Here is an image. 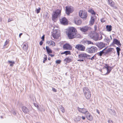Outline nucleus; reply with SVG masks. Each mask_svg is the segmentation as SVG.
Segmentation results:
<instances>
[{
    "label": "nucleus",
    "instance_id": "55",
    "mask_svg": "<svg viewBox=\"0 0 123 123\" xmlns=\"http://www.w3.org/2000/svg\"><path fill=\"white\" fill-rule=\"evenodd\" d=\"M101 22H105L104 20V21L103 20V21H102V20H101Z\"/></svg>",
    "mask_w": 123,
    "mask_h": 123
},
{
    "label": "nucleus",
    "instance_id": "59",
    "mask_svg": "<svg viewBox=\"0 0 123 123\" xmlns=\"http://www.w3.org/2000/svg\"><path fill=\"white\" fill-rule=\"evenodd\" d=\"M90 57H91V56H90V57H88V58H91Z\"/></svg>",
    "mask_w": 123,
    "mask_h": 123
},
{
    "label": "nucleus",
    "instance_id": "54",
    "mask_svg": "<svg viewBox=\"0 0 123 123\" xmlns=\"http://www.w3.org/2000/svg\"><path fill=\"white\" fill-rule=\"evenodd\" d=\"M48 59L49 60H50L51 59V58L50 57H48Z\"/></svg>",
    "mask_w": 123,
    "mask_h": 123
},
{
    "label": "nucleus",
    "instance_id": "45",
    "mask_svg": "<svg viewBox=\"0 0 123 123\" xmlns=\"http://www.w3.org/2000/svg\"><path fill=\"white\" fill-rule=\"evenodd\" d=\"M108 122L109 123H112V121L111 120H109Z\"/></svg>",
    "mask_w": 123,
    "mask_h": 123
},
{
    "label": "nucleus",
    "instance_id": "23",
    "mask_svg": "<svg viewBox=\"0 0 123 123\" xmlns=\"http://www.w3.org/2000/svg\"><path fill=\"white\" fill-rule=\"evenodd\" d=\"M28 45L27 44H24L23 46V49L25 51H26L28 49Z\"/></svg>",
    "mask_w": 123,
    "mask_h": 123
},
{
    "label": "nucleus",
    "instance_id": "60",
    "mask_svg": "<svg viewBox=\"0 0 123 123\" xmlns=\"http://www.w3.org/2000/svg\"><path fill=\"white\" fill-rule=\"evenodd\" d=\"M80 118H81V117H80Z\"/></svg>",
    "mask_w": 123,
    "mask_h": 123
},
{
    "label": "nucleus",
    "instance_id": "8",
    "mask_svg": "<svg viewBox=\"0 0 123 123\" xmlns=\"http://www.w3.org/2000/svg\"><path fill=\"white\" fill-rule=\"evenodd\" d=\"M60 21L61 24L64 25H66L68 24V20L65 17L62 18H61L60 19Z\"/></svg>",
    "mask_w": 123,
    "mask_h": 123
},
{
    "label": "nucleus",
    "instance_id": "5",
    "mask_svg": "<svg viewBox=\"0 0 123 123\" xmlns=\"http://www.w3.org/2000/svg\"><path fill=\"white\" fill-rule=\"evenodd\" d=\"M97 49V48L96 47L93 46L87 48L86 49V51L89 53H93L96 52Z\"/></svg>",
    "mask_w": 123,
    "mask_h": 123
},
{
    "label": "nucleus",
    "instance_id": "57",
    "mask_svg": "<svg viewBox=\"0 0 123 123\" xmlns=\"http://www.w3.org/2000/svg\"><path fill=\"white\" fill-rule=\"evenodd\" d=\"M113 111V113H115V111Z\"/></svg>",
    "mask_w": 123,
    "mask_h": 123
},
{
    "label": "nucleus",
    "instance_id": "16",
    "mask_svg": "<svg viewBox=\"0 0 123 123\" xmlns=\"http://www.w3.org/2000/svg\"><path fill=\"white\" fill-rule=\"evenodd\" d=\"M91 29V28L90 27H88L87 26L83 27L82 28H80V30L82 31L85 32L87 31L88 30H89Z\"/></svg>",
    "mask_w": 123,
    "mask_h": 123
},
{
    "label": "nucleus",
    "instance_id": "7",
    "mask_svg": "<svg viewBox=\"0 0 123 123\" xmlns=\"http://www.w3.org/2000/svg\"><path fill=\"white\" fill-rule=\"evenodd\" d=\"M75 48L79 50L83 51L85 50V47L82 44H78L76 45Z\"/></svg>",
    "mask_w": 123,
    "mask_h": 123
},
{
    "label": "nucleus",
    "instance_id": "43",
    "mask_svg": "<svg viewBox=\"0 0 123 123\" xmlns=\"http://www.w3.org/2000/svg\"><path fill=\"white\" fill-rule=\"evenodd\" d=\"M52 90L55 92H56V89L54 88H52Z\"/></svg>",
    "mask_w": 123,
    "mask_h": 123
},
{
    "label": "nucleus",
    "instance_id": "18",
    "mask_svg": "<svg viewBox=\"0 0 123 123\" xmlns=\"http://www.w3.org/2000/svg\"><path fill=\"white\" fill-rule=\"evenodd\" d=\"M52 35L54 38H57L59 36L58 32L56 31H53Z\"/></svg>",
    "mask_w": 123,
    "mask_h": 123
},
{
    "label": "nucleus",
    "instance_id": "11",
    "mask_svg": "<svg viewBox=\"0 0 123 123\" xmlns=\"http://www.w3.org/2000/svg\"><path fill=\"white\" fill-rule=\"evenodd\" d=\"M74 22L75 24L78 25H80L82 22V21L78 17H76L74 18Z\"/></svg>",
    "mask_w": 123,
    "mask_h": 123
},
{
    "label": "nucleus",
    "instance_id": "28",
    "mask_svg": "<svg viewBox=\"0 0 123 123\" xmlns=\"http://www.w3.org/2000/svg\"><path fill=\"white\" fill-rule=\"evenodd\" d=\"M65 54L66 55L68 54H70V52L69 51H65L61 53V54Z\"/></svg>",
    "mask_w": 123,
    "mask_h": 123
},
{
    "label": "nucleus",
    "instance_id": "53",
    "mask_svg": "<svg viewBox=\"0 0 123 123\" xmlns=\"http://www.w3.org/2000/svg\"><path fill=\"white\" fill-rule=\"evenodd\" d=\"M13 114L14 115H15L16 114V113L15 112H13Z\"/></svg>",
    "mask_w": 123,
    "mask_h": 123
},
{
    "label": "nucleus",
    "instance_id": "56",
    "mask_svg": "<svg viewBox=\"0 0 123 123\" xmlns=\"http://www.w3.org/2000/svg\"><path fill=\"white\" fill-rule=\"evenodd\" d=\"M45 60H43V63H45Z\"/></svg>",
    "mask_w": 123,
    "mask_h": 123
},
{
    "label": "nucleus",
    "instance_id": "38",
    "mask_svg": "<svg viewBox=\"0 0 123 123\" xmlns=\"http://www.w3.org/2000/svg\"><path fill=\"white\" fill-rule=\"evenodd\" d=\"M102 36L100 35H98V40H99L101 39H102Z\"/></svg>",
    "mask_w": 123,
    "mask_h": 123
},
{
    "label": "nucleus",
    "instance_id": "34",
    "mask_svg": "<svg viewBox=\"0 0 123 123\" xmlns=\"http://www.w3.org/2000/svg\"><path fill=\"white\" fill-rule=\"evenodd\" d=\"M48 13L47 12H44L43 15V17L44 18H46L47 17H48Z\"/></svg>",
    "mask_w": 123,
    "mask_h": 123
},
{
    "label": "nucleus",
    "instance_id": "47",
    "mask_svg": "<svg viewBox=\"0 0 123 123\" xmlns=\"http://www.w3.org/2000/svg\"><path fill=\"white\" fill-rule=\"evenodd\" d=\"M39 44L40 45H42L43 44V42L42 41H41L40 42Z\"/></svg>",
    "mask_w": 123,
    "mask_h": 123
},
{
    "label": "nucleus",
    "instance_id": "29",
    "mask_svg": "<svg viewBox=\"0 0 123 123\" xmlns=\"http://www.w3.org/2000/svg\"><path fill=\"white\" fill-rule=\"evenodd\" d=\"M105 49H104L102 51H100L98 53V55L100 56H101L103 54L105 53L104 52Z\"/></svg>",
    "mask_w": 123,
    "mask_h": 123
},
{
    "label": "nucleus",
    "instance_id": "1",
    "mask_svg": "<svg viewBox=\"0 0 123 123\" xmlns=\"http://www.w3.org/2000/svg\"><path fill=\"white\" fill-rule=\"evenodd\" d=\"M67 35L69 38L72 39L75 38H80L81 36L77 33L76 29L73 27H70L67 30Z\"/></svg>",
    "mask_w": 123,
    "mask_h": 123
},
{
    "label": "nucleus",
    "instance_id": "17",
    "mask_svg": "<svg viewBox=\"0 0 123 123\" xmlns=\"http://www.w3.org/2000/svg\"><path fill=\"white\" fill-rule=\"evenodd\" d=\"M113 43L117 44L118 46H121V44L120 43V41L116 39H114L113 42Z\"/></svg>",
    "mask_w": 123,
    "mask_h": 123
},
{
    "label": "nucleus",
    "instance_id": "24",
    "mask_svg": "<svg viewBox=\"0 0 123 123\" xmlns=\"http://www.w3.org/2000/svg\"><path fill=\"white\" fill-rule=\"evenodd\" d=\"M47 43L49 45L52 46H54L55 45L54 42L52 41H48Z\"/></svg>",
    "mask_w": 123,
    "mask_h": 123
},
{
    "label": "nucleus",
    "instance_id": "44",
    "mask_svg": "<svg viewBox=\"0 0 123 123\" xmlns=\"http://www.w3.org/2000/svg\"><path fill=\"white\" fill-rule=\"evenodd\" d=\"M84 60V59H80L78 60V61H83Z\"/></svg>",
    "mask_w": 123,
    "mask_h": 123
},
{
    "label": "nucleus",
    "instance_id": "49",
    "mask_svg": "<svg viewBox=\"0 0 123 123\" xmlns=\"http://www.w3.org/2000/svg\"><path fill=\"white\" fill-rule=\"evenodd\" d=\"M96 111H97V113H98V114H99V111L97 109H96Z\"/></svg>",
    "mask_w": 123,
    "mask_h": 123
},
{
    "label": "nucleus",
    "instance_id": "39",
    "mask_svg": "<svg viewBox=\"0 0 123 123\" xmlns=\"http://www.w3.org/2000/svg\"><path fill=\"white\" fill-rule=\"evenodd\" d=\"M90 12L92 14L94 15L95 14V12L94 11L92 10H91L90 11Z\"/></svg>",
    "mask_w": 123,
    "mask_h": 123
},
{
    "label": "nucleus",
    "instance_id": "37",
    "mask_svg": "<svg viewBox=\"0 0 123 123\" xmlns=\"http://www.w3.org/2000/svg\"><path fill=\"white\" fill-rule=\"evenodd\" d=\"M41 10V8L40 7H39L38 9L36 8V11L37 13H39L40 12V11Z\"/></svg>",
    "mask_w": 123,
    "mask_h": 123
},
{
    "label": "nucleus",
    "instance_id": "26",
    "mask_svg": "<svg viewBox=\"0 0 123 123\" xmlns=\"http://www.w3.org/2000/svg\"><path fill=\"white\" fill-rule=\"evenodd\" d=\"M106 28L107 29V31L109 32L111 31L112 30V26L111 25H107L106 26Z\"/></svg>",
    "mask_w": 123,
    "mask_h": 123
},
{
    "label": "nucleus",
    "instance_id": "27",
    "mask_svg": "<svg viewBox=\"0 0 123 123\" xmlns=\"http://www.w3.org/2000/svg\"><path fill=\"white\" fill-rule=\"evenodd\" d=\"M46 48L47 52L48 54L49 53H52V51L49 47L46 46Z\"/></svg>",
    "mask_w": 123,
    "mask_h": 123
},
{
    "label": "nucleus",
    "instance_id": "40",
    "mask_svg": "<svg viewBox=\"0 0 123 123\" xmlns=\"http://www.w3.org/2000/svg\"><path fill=\"white\" fill-rule=\"evenodd\" d=\"M95 57V55H94L91 58H88L87 57V58H88V59H91V60H93L94 59Z\"/></svg>",
    "mask_w": 123,
    "mask_h": 123
},
{
    "label": "nucleus",
    "instance_id": "25",
    "mask_svg": "<svg viewBox=\"0 0 123 123\" xmlns=\"http://www.w3.org/2000/svg\"><path fill=\"white\" fill-rule=\"evenodd\" d=\"M104 49H105L104 51L105 53L107 54L108 53L112 51V49L111 48H109L106 49V48H105Z\"/></svg>",
    "mask_w": 123,
    "mask_h": 123
},
{
    "label": "nucleus",
    "instance_id": "10",
    "mask_svg": "<svg viewBox=\"0 0 123 123\" xmlns=\"http://www.w3.org/2000/svg\"><path fill=\"white\" fill-rule=\"evenodd\" d=\"M90 55L86 54V53H83L79 55V57L80 59H83L84 60L86 58H87L88 57H90Z\"/></svg>",
    "mask_w": 123,
    "mask_h": 123
},
{
    "label": "nucleus",
    "instance_id": "2",
    "mask_svg": "<svg viewBox=\"0 0 123 123\" xmlns=\"http://www.w3.org/2000/svg\"><path fill=\"white\" fill-rule=\"evenodd\" d=\"M83 91L86 98L87 99H90L91 93L89 89L87 87H84L83 88Z\"/></svg>",
    "mask_w": 123,
    "mask_h": 123
},
{
    "label": "nucleus",
    "instance_id": "41",
    "mask_svg": "<svg viewBox=\"0 0 123 123\" xmlns=\"http://www.w3.org/2000/svg\"><path fill=\"white\" fill-rule=\"evenodd\" d=\"M44 60L45 61L47 60V56L45 54H44Z\"/></svg>",
    "mask_w": 123,
    "mask_h": 123
},
{
    "label": "nucleus",
    "instance_id": "58",
    "mask_svg": "<svg viewBox=\"0 0 123 123\" xmlns=\"http://www.w3.org/2000/svg\"><path fill=\"white\" fill-rule=\"evenodd\" d=\"M94 28L95 29H96V26H95L94 27Z\"/></svg>",
    "mask_w": 123,
    "mask_h": 123
},
{
    "label": "nucleus",
    "instance_id": "4",
    "mask_svg": "<svg viewBox=\"0 0 123 123\" xmlns=\"http://www.w3.org/2000/svg\"><path fill=\"white\" fill-rule=\"evenodd\" d=\"M90 38L95 41H98V34L95 33L91 32L89 35Z\"/></svg>",
    "mask_w": 123,
    "mask_h": 123
},
{
    "label": "nucleus",
    "instance_id": "21",
    "mask_svg": "<svg viewBox=\"0 0 123 123\" xmlns=\"http://www.w3.org/2000/svg\"><path fill=\"white\" fill-rule=\"evenodd\" d=\"M23 111L25 113H27L29 112V110L25 107L23 106L22 107Z\"/></svg>",
    "mask_w": 123,
    "mask_h": 123
},
{
    "label": "nucleus",
    "instance_id": "42",
    "mask_svg": "<svg viewBox=\"0 0 123 123\" xmlns=\"http://www.w3.org/2000/svg\"><path fill=\"white\" fill-rule=\"evenodd\" d=\"M61 62V61L60 60H57L56 61V63L57 64H59Z\"/></svg>",
    "mask_w": 123,
    "mask_h": 123
},
{
    "label": "nucleus",
    "instance_id": "30",
    "mask_svg": "<svg viewBox=\"0 0 123 123\" xmlns=\"http://www.w3.org/2000/svg\"><path fill=\"white\" fill-rule=\"evenodd\" d=\"M108 0L109 5L112 7H114V3L112 2V1L110 0Z\"/></svg>",
    "mask_w": 123,
    "mask_h": 123
},
{
    "label": "nucleus",
    "instance_id": "12",
    "mask_svg": "<svg viewBox=\"0 0 123 123\" xmlns=\"http://www.w3.org/2000/svg\"><path fill=\"white\" fill-rule=\"evenodd\" d=\"M96 45L100 49L104 47L105 46V44L102 42H100L96 43Z\"/></svg>",
    "mask_w": 123,
    "mask_h": 123
},
{
    "label": "nucleus",
    "instance_id": "32",
    "mask_svg": "<svg viewBox=\"0 0 123 123\" xmlns=\"http://www.w3.org/2000/svg\"><path fill=\"white\" fill-rule=\"evenodd\" d=\"M116 49H117V55L119 57V55H120V48L118 47H117L116 48Z\"/></svg>",
    "mask_w": 123,
    "mask_h": 123
},
{
    "label": "nucleus",
    "instance_id": "50",
    "mask_svg": "<svg viewBox=\"0 0 123 123\" xmlns=\"http://www.w3.org/2000/svg\"><path fill=\"white\" fill-rule=\"evenodd\" d=\"M82 118L84 120L85 119V117H84V116H82Z\"/></svg>",
    "mask_w": 123,
    "mask_h": 123
},
{
    "label": "nucleus",
    "instance_id": "19",
    "mask_svg": "<svg viewBox=\"0 0 123 123\" xmlns=\"http://www.w3.org/2000/svg\"><path fill=\"white\" fill-rule=\"evenodd\" d=\"M86 115V117L89 120L91 121L92 120L93 118L92 116L91 115L90 113H89L88 111Z\"/></svg>",
    "mask_w": 123,
    "mask_h": 123
},
{
    "label": "nucleus",
    "instance_id": "13",
    "mask_svg": "<svg viewBox=\"0 0 123 123\" xmlns=\"http://www.w3.org/2000/svg\"><path fill=\"white\" fill-rule=\"evenodd\" d=\"M77 109L80 112L83 114L87 113L88 111L85 108H81L78 107Z\"/></svg>",
    "mask_w": 123,
    "mask_h": 123
},
{
    "label": "nucleus",
    "instance_id": "6",
    "mask_svg": "<svg viewBox=\"0 0 123 123\" xmlns=\"http://www.w3.org/2000/svg\"><path fill=\"white\" fill-rule=\"evenodd\" d=\"M79 16L82 18H86L87 16V12L84 10H80L79 11Z\"/></svg>",
    "mask_w": 123,
    "mask_h": 123
},
{
    "label": "nucleus",
    "instance_id": "3",
    "mask_svg": "<svg viewBox=\"0 0 123 123\" xmlns=\"http://www.w3.org/2000/svg\"><path fill=\"white\" fill-rule=\"evenodd\" d=\"M61 9L57 10L55 11L54 12L52 15V19L54 22L56 20L57 16L61 13Z\"/></svg>",
    "mask_w": 123,
    "mask_h": 123
},
{
    "label": "nucleus",
    "instance_id": "14",
    "mask_svg": "<svg viewBox=\"0 0 123 123\" xmlns=\"http://www.w3.org/2000/svg\"><path fill=\"white\" fill-rule=\"evenodd\" d=\"M96 18V17L94 15L92 16L91 20L89 22V24L90 25H92L94 24Z\"/></svg>",
    "mask_w": 123,
    "mask_h": 123
},
{
    "label": "nucleus",
    "instance_id": "36",
    "mask_svg": "<svg viewBox=\"0 0 123 123\" xmlns=\"http://www.w3.org/2000/svg\"><path fill=\"white\" fill-rule=\"evenodd\" d=\"M9 40L8 39L5 42L4 45V46H6L8 43L9 42Z\"/></svg>",
    "mask_w": 123,
    "mask_h": 123
},
{
    "label": "nucleus",
    "instance_id": "46",
    "mask_svg": "<svg viewBox=\"0 0 123 123\" xmlns=\"http://www.w3.org/2000/svg\"><path fill=\"white\" fill-rule=\"evenodd\" d=\"M12 20V19H9L8 20V22H9Z\"/></svg>",
    "mask_w": 123,
    "mask_h": 123
},
{
    "label": "nucleus",
    "instance_id": "48",
    "mask_svg": "<svg viewBox=\"0 0 123 123\" xmlns=\"http://www.w3.org/2000/svg\"><path fill=\"white\" fill-rule=\"evenodd\" d=\"M44 36L43 35L42 37V39L43 40H44Z\"/></svg>",
    "mask_w": 123,
    "mask_h": 123
},
{
    "label": "nucleus",
    "instance_id": "52",
    "mask_svg": "<svg viewBox=\"0 0 123 123\" xmlns=\"http://www.w3.org/2000/svg\"><path fill=\"white\" fill-rule=\"evenodd\" d=\"M49 55L52 57H53L54 56V55L52 54H49Z\"/></svg>",
    "mask_w": 123,
    "mask_h": 123
},
{
    "label": "nucleus",
    "instance_id": "51",
    "mask_svg": "<svg viewBox=\"0 0 123 123\" xmlns=\"http://www.w3.org/2000/svg\"><path fill=\"white\" fill-rule=\"evenodd\" d=\"M22 33H20L19 35V37H20L22 35Z\"/></svg>",
    "mask_w": 123,
    "mask_h": 123
},
{
    "label": "nucleus",
    "instance_id": "9",
    "mask_svg": "<svg viewBox=\"0 0 123 123\" xmlns=\"http://www.w3.org/2000/svg\"><path fill=\"white\" fill-rule=\"evenodd\" d=\"M66 13L68 15H69L70 13H72L73 11V7L71 6H66Z\"/></svg>",
    "mask_w": 123,
    "mask_h": 123
},
{
    "label": "nucleus",
    "instance_id": "15",
    "mask_svg": "<svg viewBox=\"0 0 123 123\" xmlns=\"http://www.w3.org/2000/svg\"><path fill=\"white\" fill-rule=\"evenodd\" d=\"M63 48L64 50H70L71 49L72 47L69 44H66L63 45Z\"/></svg>",
    "mask_w": 123,
    "mask_h": 123
},
{
    "label": "nucleus",
    "instance_id": "22",
    "mask_svg": "<svg viewBox=\"0 0 123 123\" xmlns=\"http://www.w3.org/2000/svg\"><path fill=\"white\" fill-rule=\"evenodd\" d=\"M72 60V58L70 56L68 58H66L64 60V61L66 62H71Z\"/></svg>",
    "mask_w": 123,
    "mask_h": 123
},
{
    "label": "nucleus",
    "instance_id": "35",
    "mask_svg": "<svg viewBox=\"0 0 123 123\" xmlns=\"http://www.w3.org/2000/svg\"><path fill=\"white\" fill-rule=\"evenodd\" d=\"M85 42L86 44H93V43L90 41L86 40L85 41Z\"/></svg>",
    "mask_w": 123,
    "mask_h": 123
},
{
    "label": "nucleus",
    "instance_id": "31",
    "mask_svg": "<svg viewBox=\"0 0 123 123\" xmlns=\"http://www.w3.org/2000/svg\"><path fill=\"white\" fill-rule=\"evenodd\" d=\"M8 62L10 64V65L11 67H12L13 65L15 64V62L13 61H8Z\"/></svg>",
    "mask_w": 123,
    "mask_h": 123
},
{
    "label": "nucleus",
    "instance_id": "20",
    "mask_svg": "<svg viewBox=\"0 0 123 123\" xmlns=\"http://www.w3.org/2000/svg\"><path fill=\"white\" fill-rule=\"evenodd\" d=\"M105 68H106V70H107V72L106 73L104 74V75L108 74L110 72L111 70V68H109V67L107 65L105 66Z\"/></svg>",
    "mask_w": 123,
    "mask_h": 123
},
{
    "label": "nucleus",
    "instance_id": "33",
    "mask_svg": "<svg viewBox=\"0 0 123 123\" xmlns=\"http://www.w3.org/2000/svg\"><path fill=\"white\" fill-rule=\"evenodd\" d=\"M59 108L61 109L62 112L63 113L65 112V110L64 108L62 105L59 106Z\"/></svg>",
    "mask_w": 123,
    "mask_h": 123
}]
</instances>
